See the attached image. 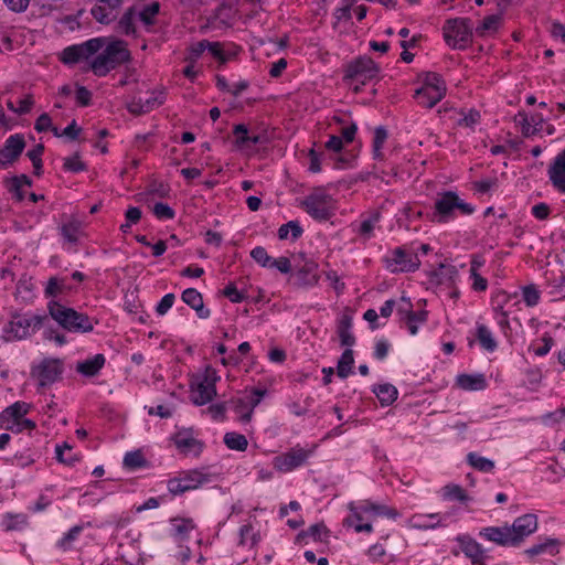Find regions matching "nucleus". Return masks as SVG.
Instances as JSON below:
<instances>
[{"instance_id": "obj_1", "label": "nucleus", "mask_w": 565, "mask_h": 565, "mask_svg": "<svg viewBox=\"0 0 565 565\" xmlns=\"http://www.w3.org/2000/svg\"><path fill=\"white\" fill-rule=\"evenodd\" d=\"M103 49L89 64L90 71L98 77L106 76L110 71L131 60L127 42L124 40L108 38Z\"/></svg>"}, {"instance_id": "obj_2", "label": "nucleus", "mask_w": 565, "mask_h": 565, "mask_svg": "<svg viewBox=\"0 0 565 565\" xmlns=\"http://www.w3.org/2000/svg\"><path fill=\"white\" fill-rule=\"evenodd\" d=\"M49 322L47 316L14 312L3 327L2 339L6 342L26 339Z\"/></svg>"}, {"instance_id": "obj_3", "label": "nucleus", "mask_w": 565, "mask_h": 565, "mask_svg": "<svg viewBox=\"0 0 565 565\" xmlns=\"http://www.w3.org/2000/svg\"><path fill=\"white\" fill-rule=\"evenodd\" d=\"M475 207L465 202L454 191H445L438 193L435 203L431 221L435 223H448L452 221L458 214L471 215Z\"/></svg>"}, {"instance_id": "obj_4", "label": "nucleus", "mask_w": 565, "mask_h": 565, "mask_svg": "<svg viewBox=\"0 0 565 565\" xmlns=\"http://www.w3.org/2000/svg\"><path fill=\"white\" fill-rule=\"evenodd\" d=\"M47 309L50 317L66 331L86 333L94 329L92 319L87 315L65 307L55 300H51L47 303Z\"/></svg>"}, {"instance_id": "obj_5", "label": "nucleus", "mask_w": 565, "mask_h": 565, "mask_svg": "<svg viewBox=\"0 0 565 565\" xmlns=\"http://www.w3.org/2000/svg\"><path fill=\"white\" fill-rule=\"evenodd\" d=\"M446 43L455 50H465L472 41L473 24L469 18L448 19L443 28Z\"/></svg>"}, {"instance_id": "obj_6", "label": "nucleus", "mask_w": 565, "mask_h": 565, "mask_svg": "<svg viewBox=\"0 0 565 565\" xmlns=\"http://www.w3.org/2000/svg\"><path fill=\"white\" fill-rule=\"evenodd\" d=\"M220 379L216 371L206 366L202 374L193 375L190 382L191 399L195 405H205L216 395L215 383Z\"/></svg>"}, {"instance_id": "obj_7", "label": "nucleus", "mask_w": 565, "mask_h": 565, "mask_svg": "<svg viewBox=\"0 0 565 565\" xmlns=\"http://www.w3.org/2000/svg\"><path fill=\"white\" fill-rule=\"evenodd\" d=\"M300 206L317 221H327L333 215V199L323 188L313 189Z\"/></svg>"}, {"instance_id": "obj_8", "label": "nucleus", "mask_w": 565, "mask_h": 565, "mask_svg": "<svg viewBox=\"0 0 565 565\" xmlns=\"http://www.w3.org/2000/svg\"><path fill=\"white\" fill-rule=\"evenodd\" d=\"M212 479V475L203 470H188L181 472L178 477L171 478L168 481V490L173 495H179L186 491L198 489L202 484L211 482Z\"/></svg>"}, {"instance_id": "obj_9", "label": "nucleus", "mask_w": 565, "mask_h": 565, "mask_svg": "<svg viewBox=\"0 0 565 565\" xmlns=\"http://www.w3.org/2000/svg\"><path fill=\"white\" fill-rule=\"evenodd\" d=\"M379 72L380 67L370 56L361 55L345 65L343 79L365 84L366 81L376 77Z\"/></svg>"}, {"instance_id": "obj_10", "label": "nucleus", "mask_w": 565, "mask_h": 565, "mask_svg": "<svg viewBox=\"0 0 565 565\" xmlns=\"http://www.w3.org/2000/svg\"><path fill=\"white\" fill-rule=\"evenodd\" d=\"M63 373V364L57 359H44L32 369V376L38 380L40 386L45 387L56 382Z\"/></svg>"}, {"instance_id": "obj_11", "label": "nucleus", "mask_w": 565, "mask_h": 565, "mask_svg": "<svg viewBox=\"0 0 565 565\" xmlns=\"http://www.w3.org/2000/svg\"><path fill=\"white\" fill-rule=\"evenodd\" d=\"M25 139L21 134L9 136L0 149V167L9 168L18 161L25 148Z\"/></svg>"}, {"instance_id": "obj_12", "label": "nucleus", "mask_w": 565, "mask_h": 565, "mask_svg": "<svg viewBox=\"0 0 565 565\" xmlns=\"http://www.w3.org/2000/svg\"><path fill=\"white\" fill-rule=\"evenodd\" d=\"M371 505L372 502L369 500L361 501L359 503H349V510L351 511V515H349L344 520V524L353 526L355 532H372L373 526L371 522L362 523V521L364 520V514L367 515V519H371Z\"/></svg>"}, {"instance_id": "obj_13", "label": "nucleus", "mask_w": 565, "mask_h": 565, "mask_svg": "<svg viewBox=\"0 0 565 565\" xmlns=\"http://www.w3.org/2000/svg\"><path fill=\"white\" fill-rule=\"evenodd\" d=\"M122 0H95L90 14L100 24H110L119 17Z\"/></svg>"}, {"instance_id": "obj_14", "label": "nucleus", "mask_w": 565, "mask_h": 565, "mask_svg": "<svg viewBox=\"0 0 565 565\" xmlns=\"http://www.w3.org/2000/svg\"><path fill=\"white\" fill-rule=\"evenodd\" d=\"M310 451L300 447L291 448L289 451L274 458V467L281 472H289L306 462Z\"/></svg>"}, {"instance_id": "obj_15", "label": "nucleus", "mask_w": 565, "mask_h": 565, "mask_svg": "<svg viewBox=\"0 0 565 565\" xmlns=\"http://www.w3.org/2000/svg\"><path fill=\"white\" fill-rule=\"evenodd\" d=\"M387 268L392 273L415 271L420 266L416 255L407 253L404 248L397 247L393 250L392 257L386 259Z\"/></svg>"}, {"instance_id": "obj_16", "label": "nucleus", "mask_w": 565, "mask_h": 565, "mask_svg": "<svg viewBox=\"0 0 565 565\" xmlns=\"http://www.w3.org/2000/svg\"><path fill=\"white\" fill-rule=\"evenodd\" d=\"M537 529V518L535 514H524L514 520L509 526L514 546H519L525 537L534 533Z\"/></svg>"}, {"instance_id": "obj_17", "label": "nucleus", "mask_w": 565, "mask_h": 565, "mask_svg": "<svg viewBox=\"0 0 565 565\" xmlns=\"http://www.w3.org/2000/svg\"><path fill=\"white\" fill-rule=\"evenodd\" d=\"M547 174L554 189L565 194V149L548 166Z\"/></svg>"}, {"instance_id": "obj_18", "label": "nucleus", "mask_w": 565, "mask_h": 565, "mask_svg": "<svg viewBox=\"0 0 565 565\" xmlns=\"http://www.w3.org/2000/svg\"><path fill=\"white\" fill-rule=\"evenodd\" d=\"M30 405L24 402H15L7 407L0 415V426L4 429H13V425L23 419L29 413Z\"/></svg>"}, {"instance_id": "obj_19", "label": "nucleus", "mask_w": 565, "mask_h": 565, "mask_svg": "<svg viewBox=\"0 0 565 565\" xmlns=\"http://www.w3.org/2000/svg\"><path fill=\"white\" fill-rule=\"evenodd\" d=\"M318 264L313 260H306L295 274V285L300 288L312 287L318 284Z\"/></svg>"}, {"instance_id": "obj_20", "label": "nucleus", "mask_w": 565, "mask_h": 565, "mask_svg": "<svg viewBox=\"0 0 565 565\" xmlns=\"http://www.w3.org/2000/svg\"><path fill=\"white\" fill-rule=\"evenodd\" d=\"M479 536L500 546H514L509 525L487 526L480 530Z\"/></svg>"}, {"instance_id": "obj_21", "label": "nucleus", "mask_w": 565, "mask_h": 565, "mask_svg": "<svg viewBox=\"0 0 565 565\" xmlns=\"http://www.w3.org/2000/svg\"><path fill=\"white\" fill-rule=\"evenodd\" d=\"M177 448L184 455L198 457L203 449V443L192 437L188 431L178 433L174 438Z\"/></svg>"}, {"instance_id": "obj_22", "label": "nucleus", "mask_w": 565, "mask_h": 565, "mask_svg": "<svg viewBox=\"0 0 565 565\" xmlns=\"http://www.w3.org/2000/svg\"><path fill=\"white\" fill-rule=\"evenodd\" d=\"M164 96L162 93L159 95H156L154 93L151 94L148 98H142L141 96L135 98L131 104L129 105V110L132 114H145L150 110H152L154 107H158L163 104Z\"/></svg>"}, {"instance_id": "obj_23", "label": "nucleus", "mask_w": 565, "mask_h": 565, "mask_svg": "<svg viewBox=\"0 0 565 565\" xmlns=\"http://www.w3.org/2000/svg\"><path fill=\"white\" fill-rule=\"evenodd\" d=\"M182 300L195 310L196 315L201 319L210 317V310L204 307L202 295L194 288H188L182 292Z\"/></svg>"}, {"instance_id": "obj_24", "label": "nucleus", "mask_w": 565, "mask_h": 565, "mask_svg": "<svg viewBox=\"0 0 565 565\" xmlns=\"http://www.w3.org/2000/svg\"><path fill=\"white\" fill-rule=\"evenodd\" d=\"M105 362L106 359L104 354L98 353L90 359L78 362L76 365V371L84 376L93 377L99 373V371L105 365Z\"/></svg>"}, {"instance_id": "obj_25", "label": "nucleus", "mask_w": 565, "mask_h": 565, "mask_svg": "<svg viewBox=\"0 0 565 565\" xmlns=\"http://www.w3.org/2000/svg\"><path fill=\"white\" fill-rule=\"evenodd\" d=\"M458 276V270L452 265L440 264L439 267L434 270L431 275V280L438 285L452 286L456 277Z\"/></svg>"}, {"instance_id": "obj_26", "label": "nucleus", "mask_w": 565, "mask_h": 565, "mask_svg": "<svg viewBox=\"0 0 565 565\" xmlns=\"http://www.w3.org/2000/svg\"><path fill=\"white\" fill-rule=\"evenodd\" d=\"M445 95L446 94L443 93L441 88H437V90H426L425 88H418L415 90V98L422 106L426 108H433L444 98Z\"/></svg>"}, {"instance_id": "obj_27", "label": "nucleus", "mask_w": 565, "mask_h": 565, "mask_svg": "<svg viewBox=\"0 0 565 565\" xmlns=\"http://www.w3.org/2000/svg\"><path fill=\"white\" fill-rule=\"evenodd\" d=\"M373 393L377 396L382 406L393 404L398 395L397 388L388 383L374 386Z\"/></svg>"}, {"instance_id": "obj_28", "label": "nucleus", "mask_w": 565, "mask_h": 565, "mask_svg": "<svg viewBox=\"0 0 565 565\" xmlns=\"http://www.w3.org/2000/svg\"><path fill=\"white\" fill-rule=\"evenodd\" d=\"M413 527L419 530H431L436 526L443 525L439 513L431 514H417L412 518Z\"/></svg>"}, {"instance_id": "obj_29", "label": "nucleus", "mask_w": 565, "mask_h": 565, "mask_svg": "<svg viewBox=\"0 0 565 565\" xmlns=\"http://www.w3.org/2000/svg\"><path fill=\"white\" fill-rule=\"evenodd\" d=\"M460 543L462 552L471 561L486 558V552L477 541L472 540L471 537H465L460 540Z\"/></svg>"}, {"instance_id": "obj_30", "label": "nucleus", "mask_w": 565, "mask_h": 565, "mask_svg": "<svg viewBox=\"0 0 565 565\" xmlns=\"http://www.w3.org/2000/svg\"><path fill=\"white\" fill-rule=\"evenodd\" d=\"M458 385L463 390H483L486 387V379L482 374L469 375L461 374L457 377Z\"/></svg>"}, {"instance_id": "obj_31", "label": "nucleus", "mask_w": 565, "mask_h": 565, "mask_svg": "<svg viewBox=\"0 0 565 565\" xmlns=\"http://www.w3.org/2000/svg\"><path fill=\"white\" fill-rule=\"evenodd\" d=\"M353 364H354L353 351L351 349H345L338 361V365H337L338 376L341 379H347L352 373Z\"/></svg>"}, {"instance_id": "obj_32", "label": "nucleus", "mask_w": 565, "mask_h": 565, "mask_svg": "<svg viewBox=\"0 0 565 565\" xmlns=\"http://www.w3.org/2000/svg\"><path fill=\"white\" fill-rule=\"evenodd\" d=\"M135 17H136L135 8L134 7L128 8L117 23V28H116L117 31L122 34H126V35L135 34L136 33V28H135V23H134Z\"/></svg>"}, {"instance_id": "obj_33", "label": "nucleus", "mask_w": 565, "mask_h": 565, "mask_svg": "<svg viewBox=\"0 0 565 565\" xmlns=\"http://www.w3.org/2000/svg\"><path fill=\"white\" fill-rule=\"evenodd\" d=\"M107 41L108 38L100 36L90 39L82 44H78L82 50L84 60H88L90 56L98 53L104 47Z\"/></svg>"}, {"instance_id": "obj_34", "label": "nucleus", "mask_w": 565, "mask_h": 565, "mask_svg": "<svg viewBox=\"0 0 565 565\" xmlns=\"http://www.w3.org/2000/svg\"><path fill=\"white\" fill-rule=\"evenodd\" d=\"M477 339L480 345L489 352H493L498 347V343L494 340L492 332L484 324H479L477 327Z\"/></svg>"}, {"instance_id": "obj_35", "label": "nucleus", "mask_w": 565, "mask_h": 565, "mask_svg": "<svg viewBox=\"0 0 565 565\" xmlns=\"http://www.w3.org/2000/svg\"><path fill=\"white\" fill-rule=\"evenodd\" d=\"M500 22H501L500 15H498V14L488 15L482 20L481 24L475 29L476 33L479 36H486L491 33H494L499 29Z\"/></svg>"}, {"instance_id": "obj_36", "label": "nucleus", "mask_w": 565, "mask_h": 565, "mask_svg": "<svg viewBox=\"0 0 565 565\" xmlns=\"http://www.w3.org/2000/svg\"><path fill=\"white\" fill-rule=\"evenodd\" d=\"M467 461L472 468L481 472H491L494 469V461L476 452H469L467 455Z\"/></svg>"}, {"instance_id": "obj_37", "label": "nucleus", "mask_w": 565, "mask_h": 565, "mask_svg": "<svg viewBox=\"0 0 565 565\" xmlns=\"http://www.w3.org/2000/svg\"><path fill=\"white\" fill-rule=\"evenodd\" d=\"M124 467L129 470H137L148 466V462L141 450L129 451L124 457Z\"/></svg>"}, {"instance_id": "obj_38", "label": "nucleus", "mask_w": 565, "mask_h": 565, "mask_svg": "<svg viewBox=\"0 0 565 565\" xmlns=\"http://www.w3.org/2000/svg\"><path fill=\"white\" fill-rule=\"evenodd\" d=\"M557 544H558L557 540L547 539V540H545V542L535 544V545L531 546L530 548L525 550V554L529 555L530 557H534V556L541 555L543 553H550V554L554 555L557 552L556 551Z\"/></svg>"}, {"instance_id": "obj_39", "label": "nucleus", "mask_w": 565, "mask_h": 565, "mask_svg": "<svg viewBox=\"0 0 565 565\" xmlns=\"http://www.w3.org/2000/svg\"><path fill=\"white\" fill-rule=\"evenodd\" d=\"M420 81L423 83L420 88H425L426 90L429 89H436L441 88L443 93L446 94V84L444 79L438 75L437 73L427 72L420 75Z\"/></svg>"}, {"instance_id": "obj_40", "label": "nucleus", "mask_w": 565, "mask_h": 565, "mask_svg": "<svg viewBox=\"0 0 565 565\" xmlns=\"http://www.w3.org/2000/svg\"><path fill=\"white\" fill-rule=\"evenodd\" d=\"M224 444L227 448L237 451H244L248 446L247 438L244 435L234 431L226 433L224 435Z\"/></svg>"}, {"instance_id": "obj_41", "label": "nucleus", "mask_w": 565, "mask_h": 565, "mask_svg": "<svg viewBox=\"0 0 565 565\" xmlns=\"http://www.w3.org/2000/svg\"><path fill=\"white\" fill-rule=\"evenodd\" d=\"M234 412L239 416V420L242 423H249L253 416V409L248 403V401L243 398H237L232 401Z\"/></svg>"}, {"instance_id": "obj_42", "label": "nucleus", "mask_w": 565, "mask_h": 565, "mask_svg": "<svg viewBox=\"0 0 565 565\" xmlns=\"http://www.w3.org/2000/svg\"><path fill=\"white\" fill-rule=\"evenodd\" d=\"M67 289L65 280L58 277H51L46 284L44 289V295L46 298L57 297L62 295Z\"/></svg>"}, {"instance_id": "obj_43", "label": "nucleus", "mask_w": 565, "mask_h": 565, "mask_svg": "<svg viewBox=\"0 0 565 565\" xmlns=\"http://www.w3.org/2000/svg\"><path fill=\"white\" fill-rule=\"evenodd\" d=\"M289 232H291L292 241H296L302 235L303 230L301 228V226L299 225V223L297 221H289L288 223L282 224L278 228L279 239H287Z\"/></svg>"}, {"instance_id": "obj_44", "label": "nucleus", "mask_w": 565, "mask_h": 565, "mask_svg": "<svg viewBox=\"0 0 565 565\" xmlns=\"http://www.w3.org/2000/svg\"><path fill=\"white\" fill-rule=\"evenodd\" d=\"M28 523L25 514H7L3 518V526L6 531H17L23 529Z\"/></svg>"}, {"instance_id": "obj_45", "label": "nucleus", "mask_w": 565, "mask_h": 565, "mask_svg": "<svg viewBox=\"0 0 565 565\" xmlns=\"http://www.w3.org/2000/svg\"><path fill=\"white\" fill-rule=\"evenodd\" d=\"M328 534H329V531L326 527V525L318 523V524L311 525L307 531L299 533L297 536V540H300L305 536H310L315 541L323 542V541H326V537L328 536Z\"/></svg>"}, {"instance_id": "obj_46", "label": "nucleus", "mask_w": 565, "mask_h": 565, "mask_svg": "<svg viewBox=\"0 0 565 565\" xmlns=\"http://www.w3.org/2000/svg\"><path fill=\"white\" fill-rule=\"evenodd\" d=\"M193 529L192 521L184 519L172 520L171 534L175 539H184Z\"/></svg>"}, {"instance_id": "obj_47", "label": "nucleus", "mask_w": 565, "mask_h": 565, "mask_svg": "<svg viewBox=\"0 0 565 565\" xmlns=\"http://www.w3.org/2000/svg\"><path fill=\"white\" fill-rule=\"evenodd\" d=\"M79 232L81 223L77 221H71L61 227L62 236L70 243H76L78 241Z\"/></svg>"}, {"instance_id": "obj_48", "label": "nucleus", "mask_w": 565, "mask_h": 565, "mask_svg": "<svg viewBox=\"0 0 565 565\" xmlns=\"http://www.w3.org/2000/svg\"><path fill=\"white\" fill-rule=\"evenodd\" d=\"M82 60H84V57L78 44L67 46L62 52L61 61L64 64H75Z\"/></svg>"}, {"instance_id": "obj_49", "label": "nucleus", "mask_w": 565, "mask_h": 565, "mask_svg": "<svg viewBox=\"0 0 565 565\" xmlns=\"http://www.w3.org/2000/svg\"><path fill=\"white\" fill-rule=\"evenodd\" d=\"M159 10L160 4L158 2H152L143 8L139 13V18L146 25H152L154 23V17L159 13Z\"/></svg>"}, {"instance_id": "obj_50", "label": "nucleus", "mask_w": 565, "mask_h": 565, "mask_svg": "<svg viewBox=\"0 0 565 565\" xmlns=\"http://www.w3.org/2000/svg\"><path fill=\"white\" fill-rule=\"evenodd\" d=\"M83 526L82 525H75L73 526L58 542L57 546L62 550H68L72 545V543L78 537V535L82 533Z\"/></svg>"}, {"instance_id": "obj_51", "label": "nucleus", "mask_w": 565, "mask_h": 565, "mask_svg": "<svg viewBox=\"0 0 565 565\" xmlns=\"http://www.w3.org/2000/svg\"><path fill=\"white\" fill-rule=\"evenodd\" d=\"M370 508H371V518L384 515V516H387L391 519H396L398 516V512L395 509L390 508L385 504L372 502V505Z\"/></svg>"}, {"instance_id": "obj_52", "label": "nucleus", "mask_w": 565, "mask_h": 565, "mask_svg": "<svg viewBox=\"0 0 565 565\" xmlns=\"http://www.w3.org/2000/svg\"><path fill=\"white\" fill-rule=\"evenodd\" d=\"M206 46H209L207 40H202L192 44L189 49V54L186 55L185 61L189 63H195L206 50Z\"/></svg>"}, {"instance_id": "obj_53", "label": "nucleus", "mask_w": 565, "mask_h": 565, "mask_svg": "<svg viewBox=\"0 0 565 565\" xmlns=\"http://www.w3.org/2000/svg\"><path fill=\"white\" fill-rule=\"evenodd\" d=\"M152 212L159 220H172L175 216V212L168 204L158 202L153 205Z\"/></svg>"}, {"instance_id": "obj_54", "label": "nucleus", "mask_w": 565, "mask_h": 565, "mask_svg": "<svg viewBox=\"0 0 565 565\" xmlns=\"http://www.w3.org/2000/svg\"><path fill=\"white\" fill-rule=\"evenodd\" d=\"M252 258L263 267H270L271 257L268 255L266 249L262 246H257L250 252Z\"/></svg>"}, {"instance_id": "obj_55", "label": "nucleus", "mask_w": 565, "mask_h": 565, "mask_svg": "<svg viewBox=\"0 0 565 565\" xmlns=\"http://www.w3.org/2000/svg\"><path fill=\"white\" fill-rule=\"evenodd\" d=\"M443 491H444V497L446 499H455L458 501H465L467 499V495H466L463 489L457 484H447L443 488Z\"/></svg>"}, {"instance_id": "obj_56", "label": "nucleus", "mask_w": 565, "mask_h": 565, "mask_svg": "<svg viewBox=\"0 0 565 565\" xmlns=\"http://www.w3.org/2000/svg\"><path fill=\"white\" fill-rule=\"evenodd\" d=\"M523 300L529 307H534L539 303L540 300V291L535 288V286L530 285L523 288L522 290Z\"/></svg>"}, {"instance_id": "obj_57", "label": "nucleus", "mask_w": 565, "mask_h": 565, "mask_svg": "<svg viewBox=\"0 0 565 565\" xmlns=\"http://www.w3.org/2000/svg\"><path fill=\"white\" fill-rule=\"evenodd\" d=\"M515 121L521 126L523 136L530 137L536 132V128L532 126L530 119L525 113H519L515 116Z\"/></svg>"}, {"instance_id": "obj_58", "label": "nucleus", "mask_w": 565, "mask_h": 565, "mask_svg": "<svg viewBox=\"0 0 565 565\" xmlns=\"http://www.w3.org/2000/svg\"><path fill=\"white\" fill-rule=\"evenodd\" d=\"M6 185L8 190H18L23 185L31 186L32 180L26 174L14 175L6 180Z\"/></svg>"}, {"instance_id": "obj_59", "label": "nucleus", "mask_w": 565, "mask_h": 565, "mask_svg": "<svg viewBox=\"0 0 565 565\" xmlns=\"http://www.w3.org/2000/svg\"><path fill=\"white\" fill-rule=\"evenodd\" d=\"M63 168L66 171L79 172L86 170V164L79 160V154L75 153L73 157L64 159Z\"/></svg>"}, {"instance_id": "obj_60", "label": "nucleus", "mask_w": 565, "mask_h": 565, "mask_svg": "<svg viewBox=\"0 0 565 565\" xmlns=\"http://www.w3.org/2000/svg\"><path fill=\"white\" fill-rule=\"evenodd\" d=\"M233 134L236 137V145L243 147L248 145L249 130L246 125L238 124L234 126Z\"/></svg>"}, {"instance_id": "obj_61", "label": "nucleus", "mask_w": 565, "mask_h": 565, "mask_svg": "<svg viewBox=\"0 0 565 565\" xmlns=\"http://www.w3.org/2000/svg\"><path fill=\"white\" fill-rule=\"evenodd\" d=\"M206 50L222 64H225L230 58V55L224 52L223 45L220 42L209 41V46H206Z\"/></svg>"}, {"instance_id": "obj_62", "label": "nucleus", "mask_w": 565, "mask_h": 565, "mask_svg": "<svg viewBox=\"0 0 565 565\" xmlns=\"http://www.w3.org/2000/svg\"><path fill=\"white\" fill-rule=\"evenodd\" d=\"M175 296L173 294H167L162 297L156 307V311L159 316L166 315L173 306Z\"/></svg>"}, {"instance_id": "obj_63", "label": "nucleus", "mask_w": 565, "mask_h": 565, "mask_svg": "<svg viewBox=\"0 0 565 565\" xmlns=\"http://www.w3.org/2000/svg\"><path fill=\"white\" fill-rule=\"evenodd\" d=\"M223 295L228 298L232 302L238 303L245 299V296L237 290L235 284L230 282L223 290Z\"/></svg>"}, {"instance_id": "obj_64", "label": "nucleus", "mask_w": 565, "mask_h": 565, "mask_svg": "<svg viewBox=\"0 0 565 565\" xmlns=\"http://www.w3.org/2000/svg\"><path fill=\"white\" fill-rule=\"evenodd\" d=\"M480 121V113L471 109L467 115L458 120V125L462 127L473 128Z\"/></svg>"}]
</instances>
